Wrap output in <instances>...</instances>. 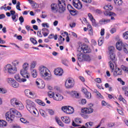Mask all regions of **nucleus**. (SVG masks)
<instances>
[{
    "instance_id": "obj_36",
    "label": "nucleus",
    "mask_w": 128,
    "mask_h": 128,
    "mask_svg": "<svg viewBox=\"0 0 128 128\" xmlns=\"http://www.w3.org/2000/svg\"><path fill=\"white\" fill-rule=\"evenodd\" d=\"M36 104H40V106H46V104L42 100L40 99H36L35 100Z\"/></svg>"
},
{
    "instance_id": "obj_46",
    "label": "nucleus",
    "mask_w": 128,
    "mask_h": 128,
    "mask_svg": "<svg viewBox=\"0 0 128 128\" xmlns=\"http://www.w3.org/2000/svg\"><path fill=\"white\" fill-rule=\"evenodd\" d=\"M12 88H18V83L17 82L16 80L13 82V84L11 85Z\"/></svg>"
},
{
    "instance_id": "obj_54",
    "label": "nucleus",
    "mask_w": 128,
    "mask_h": 128,
    "mask_svg": "<svg viewBox=\"0 0 128 128\" xmlns=\"http://www.w3.org/2000/svg\"><path fill=\"white\" fill-rule=\"evenodd\" d=\"M121 68H122V70L124 72H128V67H126L124 65L121 66Z\"/></svg>"
},
{
    "instance_id": "obj_51",
    "label": "nucleus",
    "mask_w": 128,
    "mask_h": 128,
    "mask_svg": "<svg viewBox=\"0 0 128 128\" xmlns=\"http://www.w3.org/2000/svg\"><path fill=\"white\" fill-rule=\"evenodd\" d=\"M48 96H50V98H52L54 99V98L55 96H54V93L52 92H50L48 93Z\"/></svg>"
},
{
    "instance_id": "obj_61",
    "label": "nucleus",
    "mask_w": 128,
    "mask_h": 128,
    "mask_svg": "<svg viewBox=\"0 0 128 128\" xmlns=\"http://www.w3.org/2000/svg\"><path fill=\"white\" fill-rule=\"evenodd\" d=\"M8 91L3 88H0V94H6Z\"/></svg>"
},
{
    "instance_id": "obj_22",
    "label": "nucleus",
    "mask_w": 128,
    "mask_h": 128,
    "mask_svg": "<svg viewBox=\"0 0 128 128\" xmlns=\"http://www.w3.org/2000/svg\"><path fill=\"white\" fill-rule=\"evenodd\" d=\"M54 100L58 101L62 100H64V96L60 95V94H56L55 96L54 97Z\"/></svg>"
},
{
    "instance_id": "obj_27",
    "label": "nucleus",
    "mask_w": 128,
    "mask_h": 128,
    "mask_svg": "<svg viewBox=\"0 0 128 128\" xmlns=\"http://www.w3.org/2000/svg\"><path fill=\"white\" fill-rule=\"evenodd\" d=\"M62 120L65 124H70V118L68 116H64L61 118Z\"/></svg>"
},
{
    "instance_id": "obj_45",
    "label": "nucleus",
    "mask_w": 128,
    "mask_h": 128,
    "mask_svg": "<svg viewBox=\"0 0 128 128\" xmlns=\"http://www.w3.org/2000/svg\"><path fill=\"white\" fill-rule=\"evenodd\" d=\"M124 50L126 54H128V45L126 44H124V47H123Z\"/></svg>"
},
{
    "instance_id": "obj_60",
    "label": "nucleus",
    "mask_w": 128,
    "mask_h": 128,
    "mask_svg": "<svg viewBox=\"0 0 128 128\" xmlns=\"http://www.w3.org/2000/svg\"><path fill=\"white\" fill-rule=\"evenodd\" d=\"M80 104H86V99H82L79 102Z\"/></svg>"
},
{
    "instance_id": "obj_15",
    "label": "nucleus",
    "mask_w": 128,
    "mask_h": 128,
    "mask_svg": "<svg viewBox=\"0 0 128 128\" xmlns=\"http://www.w3.org/2000/svg\"><path fill=\"white\" fill-rule=\"evenodd\" d=\"M126 43L122 42V41H119L116 44V48L118 50H122L124 46Z\"/></svg>"
},
{
    "instance_id": "obj_24",
    "label": "nucleus",
    "mask_w": 128,
    "mask_h": 128,
    "mask_svg": "<svg viewBox=\"0 0 128 128\" xmlns=\"http://www.w3.org/2000/svg\"><path fill=\"white\" fill-rule=\"evenodd\" d=\"M109 66L111 70V72H112L114 70V66H116V62L114 61H110L108 62Z\"/></svg>"
},
{
    "instance_id": "obj_31",
    "label": "nucleus",
    "mask_w": 128,
    "mask_h": 128,
    "mask_svg": "<svg viewBox=\"0 0 128 128\" xmlns=\"http://www.w3.org/2000/svg\"><path fill=\"white\" fill-rule=\"evenodd\" d=\"M36 61H32L30 64V70H34L36 66Z\"/></svg>"
},
{
    "instance_id": "obj_26",
    "label": "nucleus",
    "mask_w": 128,
    "mask_h": 128,
    "mask_svg": "<svg viewBox=\"0 0 128 128\" xmlns=\"http://www.w3.org/2000/svg\"><path fill=\"white\" fill-rule=\"evenodd\" d=\"M42 34L44 36H48V34H50V30H48V29H47L46 28H44L42 30Z\"/></svg>"
},
{
    "instance_id": "obj_62",
    "label": "nucleus",
    "mask_w": 128,
    "mask_h": 128,
    "mask_svg": "<svg viewBox=\"0 0 128 128\" xmlns=\"http://www.w3.org/2000/svg\"><path fill=\"white\" fill-rule=\"evenodd\" d=\"M96 82H98V84H102V80L100 78H96L94 80Z\"/></svg>"
},
{
    "instance_id": "obj_23",
    "label": "nucleus",
    "mask_w": 128,
    "mask_h": 128,
    "mask_svg": "<svg viewBox=\"0 0 128 128\" xmlns=\"http://www.w3.org/2000/svg\"><path fill=\"white\" fill-rule=\"evenodd\" d=\"M14 78L16 80L19 82H24L26 81V78H20V77L18 74L15 75Z\"/></svg>"
},
{
    "instance_id": "obj_33",
    "label": "nucleus",
    "mask_w": 128,
    "mask_h": 128,
    "mask_svg": "<svg viewBox=\"0 0 128 128\" xmlns=\"http://www.w3.org/2000/svg\"><path fill=\"white\" fill-rule=\"evenodd\" d=\"M12 64L14 67L16 68V66H18L20 64V62L18 60H14L12 61Z\"/></svg>"
},
{
    "instance_id": "obj_63",
    "label": "nucleus",
    "mask_w": 128,
    "mask_h": 128,
    "mask_svg": "<svg viewBox=\"0 0 128 128\" xmlns=\"http://www.w3.org/2000/svg\"><path fill=\"white\" fill-rule=\"evenodd\" d=\"M48 112L50 114V116H53V114H54V111L52 109H48Z\"/></svg>"
},
{
    "instance_id": "obj_58",
    "label": "nucleus",
    "mask_w": 128,
    "mask_h": 128,
    "mask_svg": "<svg viewBox=\"0 0 128 128\" xmlns=\"http://www.w3.org/2000/svg\"><path fill=\"white\" fill-rule=\"evenodd\" d=\"M12 18L13 22H18V18L16 17V15H13L12 16Z\"/></svg>"
},
{
    "instance_id": "obj_55",
    "label": "nucleus",
    "mask_w": 128,
    "mask_h": 128,
    "mask_svg": "<svg viewBox=\"0 0 128 128\" xmlns=\"http://www.w3.org/2000/svg\"><path fill=\"white\" fill-rule=\"evenodd\" d=\"M96 96L99 100H104V96H102L100 92H98Z\"/></svg>"
},
{
    "instance_id": "obj_32",
    "label": "nucleus",
    "mask_w": 128,
    "mask_h": 128,
    "mask_svg": "<svg viewBox=\"0 0 128 128\" xmlns=\"http://www.w3.org/2000/svg\"><path fill=\"white\" fill-rule=\"evenodd\" d=\"M86 126H82V127L78 128H90V126H94V123L92 122H87L85 124Z\"/></svg>"
},
{
    "instance_id": "obj_34",
    "label": "nucleus",
    "mask_w": 128,
    "mask_h": 128,
    "mask_svg": "<svg viewBox=\"0 0 128 128\" xmlns=\"http://www.w3.org/2000/svg\"><path fill=\"white\" fill-rule=\"evenodd\" d=\"M104 8L105 10H112V6L110 4H107L104 6Z\"/></svg>"
},
{
    "instance_id": "obj_56",
    "label": "nucleus",
    "mask_w": 128,
    "mask_h": 128,
    "mask_svg": "<svg viewBox=\"0 0 128 128\" xmlns=\"http://www.w3.org/2000/svg\"><path fill=\"white\" fill-rule=\"evenodd\" d=\"M56 122L60 126H64V124L60 120L56 118Z\"/></svg>"
},
{
    "instance_id": "obj_9",
    "label": "nucleus",
    "mask_w": 128,
    "mask_h": 128,
    "mask_svg": "<svg viewBox=\"0 0 128 128\" xmlns=\"http://www.w3.org/2000/svg\"><path fill=\"white\" fill-rule=\"evenodd\" d=\"M72 4L77 10H82V4L80 0H73Z\"/></svg>"
},
{
    "instance_id": "obj_52",
    "label": "nucleus",
    "mask_w": 128,
    "mask_h": 128,
    "mask_svg": "<svg viewBox=\"0 0 128 128\" xmlns=\"http://www.w3.org/2000/svg\"><path fill=\"white\" fill-rule=\"evenodd\" d=\"M85 96L86 98H88V99L92 98V94H90V92H88L86 93Z\"/></svg>"
},
{
    "instance_id": "obj_6",
    "label": "nucleus",
    "mask_w": 128,
    "mask_h": 128,
    "mask_svg": "<svg viewBox=\"0 0 128 128\" xmlns=\"http://www.w3.org/2000/svg\"><path fill=\"white\" fill-rule=\"evenodd\" d=\"M62 110L67 114H72L74 112V108L70 106H64L62 108Z\"/></svg>"
},
{
    "instance_id": "obj_16",
    "label": "nucleus",
    "mask_w": 128,
    "mask_h": 128,
    "mask_svg": "<svg viewBox=\"0 0 128 128\" xmlns=\"http://www.w3.org/2000/svg\"><path fill=\"white\" fill-rule=\"evenodd\" d=\"M88 17L89 18L90 22H92V26H98V24H96V19L94 18V16H92V14L88 13Z\"/></svg>"
},
{
    "instance_id": "obj_19",
    "label": "nucleus",
    "mask_w": 128,
    "mask_h": 128,
    "mask_svg": "<svg viewBox=\"0 0 128 128\" xmlns=\"http://www.w3.org/2000/svg\"><path fill=\"white\" fill-rule=\"evenodd\" d=\"M51 10L53 12L56 14L58 10V6L56 4H51Z\"/></svg>"
},
{
    "instance_id": "obj_1",
    "label": "nucleus",
    "mask_w": 128,
    "mask_h": 128,
    "mask_svg": "<svg viewBox=\"0 0 128 128\" xmlns=\"http://www.w3.org/2000/svg\"><path fill=\"white\" fill-rule=\"evenodd\" d=\"M22 117V114L15 108H11L10 110L6 113V118L8 122H12L14 120V118Z\"/></svg>"
},
{
    "instance_id": "obj_3",
    "label": "nucleus",
    "mask_w": 128,
    "mask_h": 128,
    "mask_svg": "<svg viewBox=\"0 0 128 128\" xmlns=\"http://www.w3.org/2000/svg\"><path fill=\"white\" fill-rule=\"evenodd\" d=\"M10 102L12 106H14V108H16L18 110H22L24 108V104L16 98H12L10 100Z\"/></svg>"
},
{
    "instance_id": "obj_39",
    "label": "nucleus",
    "mask_w": 128,
    "mask_h": 128,
    "mask_svg": "<svg viewBox=\"0 0 128 128\" xmlns=\"http://www.w3.org/2000/svg\"><path fill=\"white\" fill-rule=\"evenodd\" d=\"M116 6H122V0H114Z\"/></svg>"
},
{
    "instance_id": "obj_48",
    "label": "nucleus",
    "mask_w": 128,
    "mask_h": 128,
    "mask_svg": "<svg viewBox=\"0 0 128 128\" xmlns=\"http://www.w3.org/2000/svg\"><path fill=\"white\" fill-rule=\"evenodd\" d=\"M108 50L110 52V54L114 53V47L113 46H110L108 47Z\"/></svg>"
},
{
    "instance_id": "obj_13",
    "label": "nucleus",
    "mask_w": 128,
    "mask_h": 128,
    "mask_svg": "<svg viewBox=\"0 0 128 128\" xmlns=\"http://www.w3.org/2000/svg\"><path fill=\"white\" fill-rule=\"evenodd\" d=\"M58 12L59 14H64V10H66V6H64V4H62L60 3H58Z\"/></svg>"
},
{
    "instance_id": "obj_21",
    "label": "nucleus",
    "mask_w": 128,
    "mask_h": 128,
    "mask_svg": "<svg viewBox=\"0 0 128 128\" xmlns=\"http://www.w3.org/2000/svg\"><path fill=\"white\" fill-rule=\"evenodd\" d=\"M22 66L23 69L20 70H24L25 72H26V70L30 68V64L28 62H25L23 64Z\"/></svg>"
},
{
    "instance_id": "obj_37",
    "label": "nucleus",
    "mask_w": 128,
    "mask_h": 128,
    "mask_svg": "<svg viewBox=\"0 0 128 128\" xmlns=\"http://www.w3.org/2000/svg\"><path fill=\"white\" fill-rule=\"evenodd\" d=\"M118 99L119 100L120 102H123V104H126V100H124V97H122V96L120 95L118 98Z\"/></svg>"
},
{
    "instance_id": "obj_18",
    "label": "nucleus",
    "mask_w": 128,
    "mask_h": 128,
    "mask_svg": "<svg viewBox=\"0 0 128 128\" xmlns=\"http://www.w3.org/2000/svg\"><path fill=\"white\" fill-rule=\"evenodd\" d=\"M30 114L34 116H35V118H38L40 116V113L38 112V110L35 108L33 110L29 111Z\"/></svg>"
},
{
    "instance_id": "obj_53",
    "label": "nucleus",
    "mask_w": 128,
    "mask_h": 128,
    "mask_svg": "<svg viewBox=\"0 0 128 128\" xmlns=\"http://www.w3.org/2000/svg\"><path fill=\"white\" fill-rule=\"evenodd\" d=\"M123 38L124 40H128V32L124 33Z\"/></svg>"
},
{
    "instance_id": "obj_17",
    "label": "nucleus",
    "mask_w": 128,
    "mask_h": 128,
    "mask_svg": "<svg viewBox=\"0 0 128 128\" xmlns=\"http://www.w3.org/2000/svg\"><path fill=\"white\" fill-rule=\"evenodd\" d=\"M20 74L25 78H30V75L28 72V71H24V70H20Z\"/></svg>"
},
{
    "instance_id": "obj_59",
    "label": "nucleus",
    "mask_w": 128,
    "mask_h": 128,
    "mask_svg": "<svg viewBox=\"0 0 128 128\" xmlns=\"http://www.w3.org/2000/svg\"><path fill=\"white\" fill-rule=\"evenodd\" d=\"M75 122H76V124H82V119L80 118H76L75 119Z\"/></svg>"
},
{
    "instance_id": "obj_7",
    "label": "nucleus",
    "mask_w": 128,
    "mask_h": 128,
    "mask_svg": "<svg viewBox=\"0 0 128 128\" xmlns=\"http://www.w3.org/2000/svg\"><path fill=\"white\" fill-rule=\"evenodd\" d=\"M78 50L80 52H82L84 54H88L92 52V50H90V47H88V45L86 44H82L78 48Z\"/></svg>"
},
{
    "instance_id": "obj_43",
    "label": "nucleus",
    "mask_w": 128,
    "mask_h": 128,
    "mask_svg": "<svg viewBox=\"0 0 128 128\" xmlns=\"http://www.w3.org/2000/svg\"><path fill=\"white\" fill-rule=\"evenodd\" d=\"M32 76L34 78H36L38 76V72L36 70H33L32 72Z\"/></svg>"
},
{
    "instance_id": "obj_30",
    "label": "nucleus",
    "mask_w": 128,
    "mask_h": 128,
    "mask_svg": "<svg viewBox=\"0 0 128 128\" xmlns=\"http://www.w3.org/2000/svg\"><path fill=\"white\" fill-rule=\"evenodd\" d=\"M24 93L26 96H34V93H32V92L31 90L28 89L24 91Z\"/></svg>"
},
{
    "instance_id": "obj_41",
    "label": "nucleus",
    "mask_w": 128,
    "mask_h": 128,
    "mask_svg": "<svg viewBox=\"0 0 128 128\" xmlns=\"http://www.w3.org/2000/svg\"><path fill=\"white\" fill-rule=\"evenodd\" d=\"M90 56L84 54V60H86V62H90Z\"/></svg>"
},
{
    "instance_id": "obj_28",
    "label": "nucleus",
    "mask_w": 128,
    "mask_h": 128,
    "mask_svg": "<svg viewBox=\"0 0 128 128\" xmlns=\"http://www.w3.org/2000/svg\"><path fill=\"white\" fill-rule=\"evenodd\" d=\"M108 22H110V20L102 19L99 22L100 24H108Z\"/></svg>"
},
{
    "instance_id": "obj_25",
    "label": "nucleus",
    "mask_w": 128,
    "mask_h": 128,
    "mask_svg": "<svg viewBox=\"0 0 128 128\" xmlns=\"http://www.w3.org/2000/svg\"><path fill=\"white\" fill-rule=\"evenodd\" d=\"M104 14L106 16H116L115 13L108 10L104 12Z\"/></svg>"
},
{
    "instance_id": "obj_42",
    "label": "nucleus",
    "mask_w": 128,
    "mask_h": 128,
    "mask_svg": "<svg viewBox=\"0 0 128 128\" xmlns=\"http://www.w3.org/2000/svg\"><path fill=\"white\" fill-rule=\"evenodd\" d=\"M64 38H62V36H60V38H58L60 44H62L64 42Z\"/></svg>"
},
{
    "instance_id": "obj_29",
    "label": "nucleus",
    "mask_w": 128,
    "mask_h": 128,
    "mask_svg": "<svg viewBox=\"0 0 128 128\" xmlns=\"http://www.w3.org/2000/svg\"><path fill=\"white\" fill-rule=\"evenodd\" d=\"M77 56L79 62H84V54H78Z\"/></svg>"
},
{
    "instance_id": "obj_44",
    "label": "nucleus",
    "mask_w": 128,
    "mask_h": 128,
    "mask_svg": "<svg viewBox=\"0 0 128 128\" xmlns=\"http://www.w3.org/2000/svg\"><path fill=\"white\" fill-rule=\"evenodd\" d=\"M72 94L75 96L76 98H80V93L77 92L76 91H74L72 92Z\"/></svg>"
},
{
    "instance_id": "obj_64",
    "label": "nucleus",
    "mask_w": 128,
    "mask_h": 128,
    "mask_svg": "<svg viewBox=\"0 0 128 128\" xmlns=\"http://www.w3.org/2000/svg\"><path fill=\"white\" fill-rule=\"evenodd\" d=\"M116 32V28H111V30H110V34H114V32Z\"/></svg>"
},
{
    "instance_id": "obj_38",
    "label": "nucleus",
    "mask_w": 128,
    "mask_h": 128,
    "mask_svg": "<svg viewBox=\"0 0 128 128\" xmlns=\"http://www.w3.org/2000/svg\"><path fill=\"white\" fill-rule=\"evenodd\" d=\"M6 82L10 84V86H12V84H14V79L12 78H8L6 79Z\"/></svg>"
},
{
    "instance_id": "obj_40",
    "label": "nucleus",
    "mask_w": 128,
    "mask_h": 128,
    "mask_svg": "<svg viewBox=\"0 0 128 128\" xmlns=\"http://www.w3.org/2000/svg\"><path fill=\"white\" fill-rule=\"evenodd\" d=\"M110 54V60H112L111 61H114V60L116 58V55L114 53H109Z\"/></svg>"
},
{
    "instance_id": "obj_2",
    "label": "nucleus",
    "mask_w": 128,
    "mask_h": 128,
    "mask_svg": "<svg viewBox=\"0 0 128 128\" xmlns=\"http://www.w3.org/2000/svg\"><path fill=\"white\" fill-rule=\"evenodd\" d=\"M40 76L42 78H45L46 80H52V74L50 71L46 67L41 66L38 69Z\"/></svg>"
},
{
    "instance_id": "obj_49",
    "label": "nucleus",
    "mask_w": 128,
    "mask_h": 128,
    "mask_svg": "<svg viewBox=\"0 0 128 128\" xmlns=\"http://www.w3.org/2000/svg\"><path fill=\"white\" fill-rule=\"evenodd\" d=\"M102 106H110V104H108V103L106 102L104 100H102Z\"/></svg>"
},
{
    "instance_id": "obj_8",
    "label": "nucleus",
    "mask_w": 128,
    "mask_h": 128,
    "mask_svg": "<svg viewBox=\"0 0 128 128\" xmlns=\"http://www.w3.org/2000/svg\"><path fill=\"white\" fill-rule=\"evenodd\" d=\"M92 106V104H90L88 105V108H82L81 112L82 114H92L94 112V108Z\"/></svg>"
},
{
    "instance_id": "obj_5",
    "label": "nucleus",
    "mask_w": 128,
    "mask_h": 128,
    "mask_svg": "<svg viewBox=\"0 0 128 128\" xmlns=\"http://www.w3.org/2000/svg\"><path fill=\"white\" fill-rule=\"evenodd\" d=\"M26 108L28 112L30 110H32L34 108H36V104L30 100H26Z\"/></svg>"
},
{
    "instance_id": "obj_14",
    "label": "nucleus",
    "mask_w": 128,
    "mask_h": 128,
    "mask_svg": "<svg viewBox=\"0 0 128 128\" xmlns=\"http://www.w3.org/2000/svg\"><path fill=\"white\" fill-rule=\"evenodd\" d=\"M54 74L57 76H62L64 74V70L60 68H57L54 70Z\"/></svg>"
},
{
    "instance_id": "obj_12",
    "label": "nucleus",
    "mask_w": 128,
    "mask_h": 128,
    "mask_svg": "<svg viewBox=\"0 0 128 128\" xmlns=\"http://www.w3.org/2000/svg\"><path fill=\"white\" fill-rule=\"evenodd\" d=\"M67 8H68V12H70L72 16H76V14H78V11L76 10V9L74 8L72 5L70 4H68Z\"/></svg>"
},
{
    "instance_id": "obj_4",
    "label": "nucleus",
    "mask_w": 128,
    "mask_h": 128,
    "mask_svg": "<svg viewBox=\"0 0 128 128\" xmlns=\"http://www.w3.org/2000/svg\"><path fill=\"white\" fill-rule=\"evenodd\" d=\"M5 74H14L16 72V67H14L12 64H7L4 66V68Z\"/></svg>"
},
{
    "instance_id": "obj_11",
    "label": "nucleus",
    "mask_w": 128,
    "mask_h": 128,
    "mask_svg": "<svg viewBox=\"0 0 128 128\" xmlns=\"http://www.w3.org/2000/svg\"><path fill=\"white\" fill-rule=\"evenodd\" d=\"M74 86V80L72 79H68L66 80L65 83V86L67 88H72Z\"/></svg>"
},
{
    "instance_id": "obj_20",
    "label": "nucleus",
    "mask_w": 128,
    "mask_h": 128,
    "mask_svg": "<svg viewBox=\"0 0 128 128\" xmlns=\"http://www.w3.org/2000/svg\"><path fill=\"white\" fill-rule=\"evenodd\" d=\"M113 74L114 76H120L122 74V70L118 68H116Z\"/></svg>"
},
{
    "instance_id": "obj_50",
    "label": "nucleus",
    "mask_w": 128,
    "mask_h": 128,
    "mask_svg": "<svg viewBox=\"0 0 128 128\" xmlns=\"http://www.w3.org/2000/svg\"><path fill=\"white\" fill-rule=\"evenodd\" d=\"M67 0H58V4H64V6H66V2Z\"/></svg>"
},
{
    "instance_id": "obj_10",
    "label": "nucleus",
    "mask_w": 128,
    "mask_h": 128,
    "mask_svg": "<svg viewBox=\"0 0 128 128\" xmlns=\"http://www.w3.org/2000/svg\"><path fill=\"white\" fill-rule=\"evenodd\" d=\"M36 84L38 88H44L46 86L44 82L40 79H37L36 81Z\"/></svg>"
},
{
    "instance_id": "obj_47",
    "label": "nucleus",
    "mask_w": 128,
    "mask_h": 128,
    "mask_svg": "<svg viewBox=\"0 0 128 128\" xmlns=\"http://www.w3.org/2000/svg\"><path fill=\"white\" fill-rule=\"evenodd\" d=\"M40 112L42 116H43V118H46V112L42 110H40Z\"/></svg>"
},
{
    "instance_id": "obj_35",
    "label": "nucleus",
    "mask_w": 128,
    "mask_h": 128,
    "mask_svg": "<svg viewBox=\"0 0 128 128\" xmlns=\"http://www.w3.org/2000/svg\"><path fill=\"white\" fill-rule=\"evenodd\" d=\"M7 124L6 122L4 120H0V128H4V126H6Z\"/></svg>"
},
{
    "instance_id": "obj_57",
    "label": "nucleus",
    "mask_w": 128,
    "mask_h": 128,
    "mask_svg": "<svg viewBox=\"0 0 128 128\" xmlns=\"http://www.w3.org/2000/svg\"><path fill=\"white\" fill-rule=\"evenodd\" d=\"M30 40L34 44H38V41L32 38H30Z\"/></svg>"
}]
</instances>
